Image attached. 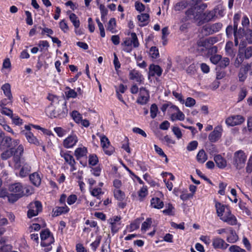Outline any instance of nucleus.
<instances>
[{"label": "nucleus", "instance_id": "nucleus-32", "mask_svg": "<svg viewBox=\"0 0 252 252\" xmlns=\"http://www.w3.org/2000/svg\"><path fill=\"white\" fill-rule=\"evenodd\" d=\"M31 171V166L27 162L23 163L19 172V176L21 177H25L27 176Z\"/></svg>", "mask_w": 252, "mask_h": 252}, {"label": "nucleus", "instance_id": "nucleus-44", "mask_svg": "<svg viewBox=\"0 0 252 252\" xmlns=\"http://www.w3.org/2000/svg\"><path fill=\"white\" fill-rule=\"evenodd\" d=\"M71 117L73 120L77 124H80L82 121V117L81 114L77 111H73L70 114Z\"/></svg>", "mask_w": 252, "mask_h": 252}, {"label": "nucleus", "instance_id": "nucleus-3", "mask_svg": "<svg viewBox=\"0 0 252 252\" xmlns=\"http://www.w3.org/2000/svg\"><path fill=\"white\" fill-rule=\"evenodd\" d=\"M130 38H126L121 44L124 47L123 50L127 53L131 52L132 46L134 48H137L139 45L136 34L135 32H132L130 34Z\"/></svg>", "mask_w": 252, "mask_h": 252}, {"label": "nucleus", "instance_id": "nucleus-27", "mask_svg": "<svg viewBox=\"0 0 252 252\" xmlns=\"http://www.w3.org/2000/svg\"><path fill=\"white\" fill-rule=\"evenodd\" d=\"M137 18L138 20V25L140 27H144L149 23L150 16L147 13L138 15Z\"/></svg>", "mask_w": 252, "mask_h": 252}, {"label": "nucleus", "instance_id": "nucleus-37", "mask_svg": "<svg viewBox=\"0 0 252 252\" xmlns=\"http://www.w3.org/2000/svg\"><path fill=\"white\" fill-rule=\"evenodd\" d=\"M89 189L92 196L95 197L97 199H100V196L103 194L101 188L90 187Z\"/></svg>", "mask_w": 252, "mask_h": 252}, {"label": "nucleus", "instance_id": "nucleus-53", "mask_svg": "<svg viewBox=\"0 0 252 252\" xmlns=\"http://www.w3.org/2000/svg\"><path fill=\"white\" fill-rule=\"evenodd\" d=\"M0 112L1 114L7 116L9 118L12 117L13 115V111L6 107L0 108Z\"/></svg>", "mask_w": 252, "mask_h": 252}, {"label": "nucleus", "instance_id": "nucleus-21", "mask_svg": "<svg viewBox=\"0 0 252 252\" xmlns=\"http://www.w3.org/2000/svg\"><path fill=\"white\" fill-rule=\"evenodd\" d=\"M149 77L155 76L160 77L162 73V68L158 65L152 64L149 68Z\"/></svg>", "mask_w": 252, "mask_h": 252}, {"label": "nucleus", "instance_id": "nucleus-26", "mask_svg": "<svg viewBox=\"0 0 252 252\" xmlns=\"http://www.w3.org/2000/svg\"><path fill=\"white\" fill-rule=\"evenodd\" d=\"M69 211V208L65 205L63 206L56 207L53 210V216L57 217L63 214L68 213Z\"/></svg>", "mask_w": 252, "mask_h": 252}, {"label": "nucleus", "instance_id": "nucleus-40", "mask_svg": "<svg viewBox=\"0 0 252 252\" xmlns=\"http://www.w3.org/2000/svg\"><path fill=\"white\" fill-rule=\"evenodd\" d=\"M152 223V219L148 218L141 225V230L142 233H145L151 227Z\"/></svg>", "mask_w": 252, "mask_h": 252}, {"label": "nucleus", "instance_id": "nucleus-25", "mask_svg": "<svg viewBox=\"0 0 252 252\" xmlns=\"http://www.w3.org/2000/svg\"><path fill=\"white\" fill-rule=\"evenodd\" d=\"M70 151L61 150L60 155L63 158L65 162L68 164H72L75 161L73 156L71 155Z\"/></svg>", "mask_w": 252, "mask_h": 252}, {"label": "nucleus", "instance_id": "nucleus-33", "mask_svg": "<svg viewBox=\"0 0 252 252\" xmlns=\"http://www.w3.org/2000/svg\"><path fill=\"white\" fill-rule=\"evenodd\" d=\"M1 90L3 92V94L8 99L11 100L12 99V95L11 92V86L9 83H5L3 84L1 87Z\"/></svg>", "mask_w": 252, "mask_h": 252}, {"label": "nucleus", "instance_id": "nucleus-50", "mask_svg": "<svg viewBox=\"0 0 252 252\" xmlns=\"http://www.w3.org/2000/svg\"><path fill=\"white\" fill-rule=\"evenodd\" d=\"M188 4V2L185 0L180 1L174 5V10L175 11H181L186 8Z\"/></svg>", "mask_w": 252, "mask_h": 252}, {"label": "nucleus", "instance_id": "nucleus-46", "mask_svg": "<svg viewBox=\"0 0 252 252\" xmlns=\"http://www.w3.org/2000/svg\"><path fill=\"white\" fill-rule=\"evenodd\" d=\"M29 208L32 210H35L36 211H42V204L39 201H35L33 202H31L29 205Z\"/></svg>", "mask_w": 252, "mask_h": 252}, {"label": "nucleus", "instance_id": "nucleus-56", "mask_svg": "<svg viewBox=\"0 0 252 252\" xmlns=\"http://www.w3.org/2000/svg\"><path fill=\"white\" fill-rule=\"evenodd\" d=\"M149 54L153 59H157L159 57L158 50L156 47H152L149 51Z\"/></svg>", "mask_w": 252, "mask_h": 252}, {"label": "nucleus", "instance_id": "nucleus-16", "mask_svg": "<svg viewBox=\"0 0 252 252\" xmlns=\"http://www.w3.org/2000/svg\"><path fill=\"white\" fill-rule=\"evenodd\" d=\"M220 220L230 225H235L237 223L236 217L231 213L230 209H227L224 216Z\"/></svg>", "mask_w": 252, "mask_h": 252}, {"label": "nucleus", "instance_id": "nucleus-35", "mask_svg": "<svg viewBox=\"0 0 252 252\" xmlns=\"http://www.w3.org/2000/svg\"><path fill=\"white\" fill-rule=\"evenodd\" d=\"M140 219H136L132 222L129 225L126 226V229L127 232H131L137 229L140 226Z\"/></svg>", "mask_w": 252, "mask_h": 252}, {"label": "nucleus", "instance_id": "nucleus-64", "mask_svg": "<svg viewBox=\"0 0 252 252\" xmlns=\"http://www.w3.org/2000/svg\"><path fill=\"white\" fill-rule=\"evenodd\" d=\"M230 252H246V250L237 245L231 246L229 248Z\"/></svg>", "mask_w": 252, "mask_h": 252}, {"label": "nucleus", "instance_id": "nucleus-51", "mask_svg": "<svg viewBox=\"0 0 252 252\" xmlns=\"http://www.w3.org/2000/svg\"><path fill=\"white\" fill-rule=\"evenodd\" d=\"M212 10L215 11V19L222 17L224 15V9L220 6H217Z\"/></svg>", "mask_w": 252, "mask_h": 252}, {"label": "nucleus", "instance_id": "nucleus-10", "mask_svg": "<svg viewBox=\"0 0 252 252\" xmlns=\"http://www.w3.org/2000/svg\"><path fill=\"white\" fill-rule=\"evenodd\" d=\"M128 77L129 80L134 81L138 84H143L144 82V77L141 73L135 69H133L129 71Z\"/></svg>", "mask_w": 252, "mask_h": 252}, {"label": "nucleus", "instance_id": "nucleus-6", "mask_svg": "<svg viewBox=\"0 0 252 252\" xmlns=\"http://www.w3.org/2000/svg\"><path fill=\"white\" fill-rule=\"evenodd\" d=\"M61 108H59L57 110H49L46 111L49 113V116L51 118L62 119L65 118L68 113L66 102H63L61 104Z\"/></svg>", "mask_w": 252, "mask_h": 252}, {"label": "nucleus", "instance_id": "nucleus-5", "mask_svg": "<svg viewBox=\"0 0 252 252\" xmlns=\"http://www.w3.org/2000/svg\"><path fill=\"white\" fill-rule=\"evenodd\" d=\"M96 135L100 140V145L105 154L108 156L112 155L114 151V148L111 145L108 138L103 134L97 132Z\"/></svg>", "mask_w": 252, "mask_h": 252}, {"label": "nucleus", "instance_id": "nucleus-31", "mask_svg": "<svg viewBox=\"0 0 252 252\" xmlns=\"http://www.w3.org/2000/svg\"><path fill=\"white\" fill-rule=\"evenodd\" d=\"M151 205L152 208L160 209L164 206L163 202L158 197H153L151 200Z\"/></svg>", "mask_w": 252, "mask_h": 252}, {"label": "nucleus", "instance_id": "nucleus-13", "mask_svg": "<svg viewBox=\"0 0 252 252\" xmlns=\"http://www.w3.org/2000/svg\"><path fill=\"white\" fill-rule=\"evenodd\" d=\"M78 141V138L75 134L68 135L63 141V146L66 149H71L74 147Z\"/></svg>", "mask_w": 252, "mask_h": 252}, {"label": "nucleus", "instance_id": "nucleus-30", "mask_svg": "<svg viewBox=\"0 0 252 252\" xmlns=\"http://www.w3.org/2000/svg\"><path fill=\"white\" fill-rule=\"evenodd\" d=\"M24 134L27 140L30 143L33 144L37 146L40 145V141L38 140V139L31 131H27L25 132Z\"/></svg>", "mask_w": 252, "mask_h": 252}, {"label": "nucleus", "instance_id": "nucleus-20", "mask_svg": "<svg viewBox=\"0 0 252 252\" xmlns=\"http://www.w3.org/2000/svg\"><path fill=\"white\" fill-rule=\"evenodd\" d=\"M245 31H244V30L242 28H239V29H238V28L237 29L236 31H234V43H235V46H238V44H239V40H240V43H242V42H246L244 40H243V38H244V37L245 36Z\"/></svg>", "mask_w": 252, "mask_h": 252}, {"label": "nucleus", "instance_id": "nucleus-39", "mask_svg": "<svg viewBox=\"0 0 252 252\" xmlns=\"http://www.w3.org/2000/svg\"><path fill=\"white\" fill-rule=\"evenodd\" d=\"M208 157L204 150H200L197 156L196 159L200 163H204L207 160Z\"/></svg>", "mask_w": 252, "mask_h": 252}, {"label": "nucleus", "instance_id": "nucleus-57", "mask_svg": "<svg viewBox=\"0 0 252 252\" xmlns=\"http://www.w3.org/2000/svg\"><path fill=\"white\" fill-rule=\"evenodd\" d=\"M158 108L156 104H153L150 108V114L152 119H154L157 115Z\"/></svg>", "mask_w": 252, "mask_h": 252}, {"label": "nucleus", "instance_id": "nucleus-52", "mask_svg": "<svg viewBox=\"0 0 252 252\" xmlns=\"http://www.w3.org/2000/svg\"><path fill=\"white\" fill-rule=\"evenodd\" d=\"M48 99L51 101V106H49L48 109H50L52 106H55L57 104H59L60 101L58 97L53 94H49Z\"/></svg>", "mask_w": 252, "mask_h": 252}, {"label": "nucleus", "instance_id": "nucleus-17", "mask_svg": "<svg viewBox=\"0 0 252 252\" xmlns=\"http://www.w3.org/2000/svg\"><path fill=\"white\" fill-rule=\"evenodd\" d=\"M212 245L215 249H219L222 250H226L229 246V244L226 243L223 239L219 237L213 238Z\"/></svg>", "mask_w": 252, "mask_h": 252}, {"label": "nucleus", "instance_id": "nucleus-14", "mask_svg": "<svg viewBox=\"0 0 252 252\" xmlns=\"http://www.w3.org/2000/svg\"><path fill=\"white\" fill-rule=\"evenodd\" d=\"M222 131V126L220 125L217 126L215 127L214 130L209 134L208 139L212 143L217 142L221 137Z\"/></svg>", "mask_w": 252, "mask_h": 252}, {"label": "nucleus", "instance_id": "nucleus-12", "mask_svg": "<svg viewBox=\"0 0 252 252\" xmlns=\"http://www.w3.org/2000/svg\"><path fill=\"white\" fill-rule=\"evenodd\" d=\"M149 99L150 94L149 91L145 88H140L139 96L136 100L137 103L141 105H145L149 101Z\"/></svg>", "mask_w": 252, "mask_h": 252}, {"label": "nucleus", "instance_id": "nucleus-43", "mask_svg": "<svg viewBox=\"0 0 252 252\" xmlns=\"http://www.w3.org/2000/svg\"><path fill=\"white\" fill-rule=\"evenodd\" d=\"M66 91L65 92V96L67 99L72 98H76L77 96V93L74 90L71 89L69 87H66L65 88Z\"/></svg>", "mask_w": 252, "mask_h": 252}, {"label": "nucleus", "instance_id": "nucleus-24", "mask_svg": "<svg viewBox=\"0 0 252 252\" xmlns=\"http://www.w3.org/2000/svg\"><path fill=\"white\" fill-rule=\"evenodd\" d=\"M228 235L226 241L229 243H235L238 240V236L235 231L232 227H228Z\"/></svg>", "mask_w": 252, "mask_h": 252}, {"label": "nucleus", "instance_id": "nucleus-42", "mask_svg": "<svg viewBox=\"0 0 252 252\" xmlns=\"http://www.w3.org/2000/svg\"><path fill=\"white\" fill-rule=\"evenodd\" d=\"M69 17L74 28H79L80 25V21L76 14L71 13L70 14Z\"/></svg>", "mask_w": 252, "mask_h": 252}, {"label": "nucleus", "instance_id": "nucleus-61", "mask_svg": "<svg viewBox=\"0 0 252 252\" xmlns=\"http://www.w3.org/2000/svg\"><path fill=\"white\" fill-rule=\"evenodd\" d=\"M154 148H155V151L157 152V153L160 156H161L162 157H163V158H165V161L166 162H168V158H167L166 155L164 154V153L163 152V151L162 150V149L160 148V147H159L157 145H154Z\"/></svg>", "mask_w": 252, "mask_h": 252}, {"label": "nucleus", "instance_id": "nucleus-18", "mask_svg": "<svg viewBox=\"0 0 252 252\" xmlns=\"http://www.w3.org/2000/svg\"><path fill=\"white\" fill-rule=\"evenodd\" d=\"M1 144L6 148L13 149L19 144V140H13L9 136H5L3 138Z\"/></svg>", "mask_w": 252, "mask_h": 252}, {"label": "nucleus", "instance_id": "nucleus-49", "mask_svg": "<svg viewBox=\"0 0 252 252\" xmlns=\"http://www.w3.org/2000/svg\"><path fill=\"white\" fill-rule=\"evenodd\" d=\"M244 59L245 58L244 57H243L242 52L241 51H238L237 58L236 59L234 62V66L236 67H239L244 61Z\"/></svg>", "mask_w": 252, "mask_h": 252}, {"label": "nucleus", "instance_id": "nucleus-23", "mask_svg": "<svg viewBox=\"0 0 252 252\" xmlns=\"http://www.w3.org/2000/svg\"><path fill=\"white\" fill-rule=\"evenodd\" d=\"M8 190L13 193H20V195L23 196V187L20 183H15L9 186Z\"/></svg>", "mask_w": 252, "mask_h": 252}, {"label": "nucleus", "instance_id": "nucleus-11", "mask_svg": "<svg viewBox=\"0 0 252 252\" xmlns=\"http://www.w3.org/2000/svg\"><path fill=\"white\" fill-rule=\"evenodd\" d=\"M170 109L173 112L171 115L170 119L173 122L175 121H183L185 119V114L179 109L178 107L171 105Z\"/></svg>", "mask_w": 252, "mask_h": 252}, {"label": "nucleus", "instance_id": "nucleus-55", "mask_svg": "<svg viewBox=\"0 0 252 252\" xmlns=\"http://www.w3.org/2000/svg\"><path fill=\"white\" fill-rule=\"evenodd\" d=\"M55 132L57 133L58 136L60 137H62L65 135L67 131L66 129L63 128L61 127H56L54 128Z\"/></svg>", "mask_w": 252, "mask_h": 252}, {"label": "nucleus", "instance_id": "nucleus-59", "mask_svg": "<svg viewBox=\"0 0 252 252\" xmlns=\"http://www.w3.org/2000/svg\"><path fill=\"white\" fill-rule=\"evenodd\" d=\"M198 146V142L197 141L194 140L189 142L187 147V149L189 151H192L195 150Z\"/></svg>", "mask_w": 252, "mask_h": 252}, {"label": "nucleus", "instance_id": "nucleus-7", "mask_svg": "<svg viewBox=\"0 0 252 252\" xmlns=\"http://www.w3.org/2000/svg\"><path fill=\"white\" fill-rule=\"evenodd\" d=\"M247 155L242 150H239L234 153V165L237 169H240L245 166Z\"/></svg>", "mask_w": 252, "mask_h": 252}, {"label": "nucleus", "instance_id": "nucleus-4", "mask_svg": "<svg viewBox=\"0 0 252 252\" xmlns=\"http://www.w3.org/2000/svg\"><path fill=\"white\" fill-rule=\"evenodd\" d=\"M76 159L78 160L83 167H86L88 165V149L86 147L80 145L77 147L74 152Z\"/></svg>", "mask_w": 252, "mask_h": 252}, {"label": "nucleus", "instance_id": "nucleus-9", "mask_svg": "<svg viewBox=\"0 0 252 252\" xmlns=\"http://www.w3.org/2000/svg\"><path fill=\"white\" fill-rule=\"evenodd\" d=\"M245 121V118L240 115H232L225 120L227 126H234L242 124Z\"/></svg>", "mask_w": 252, "mask_h": 252}, {"label": "nucleus", "instance_id": "nucleus-19", "mask_svg": "<svg viewBox=\"0 0 252 252\" xmlns=\"http://www.w3.org/2000/svg\"><path fill=\"white\" fill-rule=\"evenodd\" d=\"M246 42H242L240 43L239 51H242L243 57L246 59H249L252 57V46L245 48Z\"/></svg>", "mask_w": 252, "mask_h": 252}, {"label": "nucleus", "instance_id": "nucleus-2", "mask_svg": "<svg viewBox=\"0 0 252 252\" xmlns=\"http://www.w3.org/2000/svg\"><path fill=\"white\" fill-rule=\"evenodd\" d=\"M215 19V11L213 10L203 12H197L194 16V20L198 25H202Z\"/></svg>", "mask_w": 252, "mask_h": 252}, {"label": "nucleus", "instance_id": "nucleus-60", "mask_svg": "<svg viewBox=\"0 0 252 252\" xmlns=\"http://www.w3.org/2000/svg\"><path fill=\"white\" fill-rule=\"evenodd\" d=\"M38 45L40 48V51L41 52H42L44 49L47 50L49 47V44L47 40H40Z\"/></svg>", "mask_w": 252, "mask_h": 252}, {"label": "nucleus", "instance_id": "nucleus-47", "mask_svg": "<svg viewBox=\"0 0 252 252\" xmlns=\"http://www.w3.org/2000/svg\"><path fill=\"white\" fill-rule=\"evenodd\" d=\"M148 188L146 186H143L138 191V194L140 198V200H143V198H145L148 195Z\"/></svg>", "mask_w": 252, "mask_h": 252}, {"label": "nucleus", "instance_id": "nucleus-1", "mask_svg": "<svg viewBox=\"0 0 252 252\" xmlns=\"http://www.w3.org/2000/svg\"><path fill=\"white\" fill-rule=\"evenodd\" d=\"M41 246L44 248V252L50 251L52 247L51 245L55 242L54 237L49 229H44L40 232Z\"/></svg>", "mask_w": 252, "mask_h": 252}, {"label": "nucleus", "instance_id": "nucleus-36", "mask_svg": "<svg viewBox=\"0 0 252 252\" xmlns=\"http://www.w3.org/2000/svg\"><path fill=\"white\" fill-rule=\"evenodd\" d=\"M114 196L119 201H123L126 198L125 193L120 189H115L113 190Z\"/></svg>", "mask_w": 252, "mask_h": 252}, {"label": "nucleus", "instance_id": "nucleus-34", "mask_svg": "<svg viewBox=\"0 0 252 252\" xmlns=\"http://www.w3.org/2000/svg\"><path fill=\"white\" fill-rule=\"evenodd\" d=\"M214 160L217 166L220 168H223L226 165V160L220 155H216L214 157Z\"/></svg>", "mask_w": 252, "mask_h": 252}, {"label": "nucleus", "instance_id": "nucleus-45", "mask_svg": "<svg viewBox=\"0 0 252 252\" xmlns=\"http://www.w3.org/2000/svg\"><path fill=\"white\" fill-rule=\"evenodd\" d=\"M174 207L173 205L170 203H168L165 206V209L162 211V212L166 215L173 216L174 214Z\"/></svg>", "mask_w": 252, "mask_h": 252}, {"label": "nucleus", "instance_id": "nucleus-54", "mask_svg": "<svg viewBox=\"0 0 252 252\" xmlns=\"http://www.w3.org/2000/svg\"><path fill=\"white\" fill-rule=\"evenodd\" d=\"M101 236H98L96 237L94 241L91 244L90 246L94 252H95L97 247L99 246L101 241Z\"/></svg>", "mask_w": 252, "mask_h": 252}, {"label": "nucleus", "instance_id": "nucleus-62", "mask_svg": "<svg viewBox=\"0 0 252 252\" xmlns=\"http://www.w3.org/2000/svg\"><path fill=\"white\" fill-rule=\"evenodd\" d=\"M59 27L63 32H66L68 29V26L64 20H62L59 23Z\"/></svg>", "mask_w": 252, "mask_h": 252}, {"label": "nucleus", "instance_id": "nucleus-38", "mask_svg": "<svg viewBox=\"0 0 252 252\" xmlns=\"http://www.w3.org/2000/svg\"><path fill=\"white\" fill-rule=\"evenodd\" d=\"M107 30L113 33H116L117 32L116 30V22L114 18H112L109 20Z\"/></svg>", "mask_w": 252, "mask_h": 252}, {"label": "nucleus", "instance_id": "nucleus-8", "mask_svg": "<svg viewBox=\"0 0 252 252\" xmlns=\"http://www.w3.org/2000/svg\"><path fill=\"white\" fill-rule=\"evenodd\" d=\"M222 25L220 23H216L212 25H206L202 29V32L205 35L212 34L219 32L222 28Z\"/></svg>", "mask_w": 252, "mask_h": 252}, {"label": "nucleus", "instance_id": "nucleus-41", "mask_svg": "<svg viewBox=\"0 0 252 252\" xmlns=\"http://www.w3.org/2000/svg\"><path fill=\"white\" fill-rule=\"evenodd\" d=\"M98 162V158L96 155L91 154L88 157V164L90 167L96 165Z\"/></svg>", "mask_w": 252, "mask_h": 252}, {"label": "nucleus", "instance_id": "nucleus-15", "mask_svg": "<svg viewBox=\"0 0 252 252\" xmlns=\"http://www.w3.org/2000/svg\"><path fill=\"white\" fill-rule=\"evenodd\" d=\"M252 68V63L250 64H243L241 66L238 73V78L240 82H244L246 79L248 72H250Z\"/></svg>", "mask_w": 252, "mask_h": 252}, {"label": "nucleus", "instance_id": "nucleus-58", "mask_svg": "<svg viewBox=\"0 0 252 252\" xmlns=\"http://www.w3.org/2000/svg\"><path fill=\"white\" fill-rule=\"evenodd\" d=\"M14 124L17 126L22 125L23 122L18 116L16 115H13L12 117L10 118Z\"/></svg>", "mask_w": 252, "mask_h": 252}, {"label": "nucleus", "instance_id": "nucleus-22", "mask_svg": "<svg viewBox=\"0 0 252 252\" xmlns=\"http://www.w3.org/2000/svg\"><path fill=\"white\" fill-rule=\"evenodd\" d=\"M215 208L218 216L220 219L224 216V213H226L227 209L229 208L225 205L221 204L219 202H216Z\"/></svg>", "mask_w": 252, "mask_h": 252}, {"label": "nucleus", "instance_id": "nucleus-63", "mask_svg": "<svg viewBox=\"0 0 252 252\" xmlns=\"http://www.w3.org/2000/svg\"><path fill=\"white\" fill-rule=\"evenodd\" d=\"M247 94V90L245 88H242L239 93L238 101H241L244 99Z\"/></svg>", "mask_w": 252, "mask_h": 252}, {"label": "nucleus", "instance_id": "nucleus-29", "mask_svg": "<svg viewBox=\"0 0 252 252\" xmlns=\"http://www.w3.org/2000/svg\"><path fill=\"white\" fill-rule=\"evenodd\" d=\"M31 183L35 187H38L41 182L40 175L38 172H34L29 176Z\"/></svg>", "mask_w": 252, "mask_h": 252}, {"label": "nucleus", "instance_id": "nucleus-48", "mask_svg": "<svg viewBox=\"0 0 252 252\" xmlns=\"http://www.w3.org/2000/svg\"><path fill=\"white\" fill-rule=\"evenodd\" d=\"M22 196H23L20 195V193H15L12 192L11 193H8L7 199L9 202L14 203Z\"/></svg>", "mask_w": 252, "mask_h": 252}, {"label": "nucleus", "instance_id": "nucleus-28", "mask_svg": "<svg viewBox=\"0 0 252 252\" xmlns=\"http://www.w3.org/2000/svg\"><path fill=\"white\" fill-rule=\"evenodd\" d=\"M218 41V39L217 37H209V38L199 42L198 44L199 46L206 47L209 45H211L216 43Z\"/></svg>", "mask_w": 252, "mask_h": 252}]
</instances>
